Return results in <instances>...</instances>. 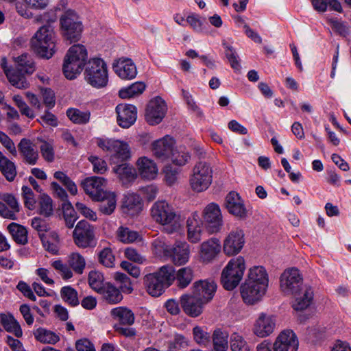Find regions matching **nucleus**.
<instances>
[{
    "label": "nucleus",
    "mask_w": 351,
    "mask_h": 351,
    "mask_svg": "<svg viewBox=\"0 0 351 351\" xmlns=\"http://www.w3.org/2000/svg\"><path fill=\"white\" fill-rule=\"evenodd\" d=\"M152 219L163 227L168 234L178 231L181 227L180 215L174 208L165 200L156 201L150 209Z\"/></svg>",
    "instance_id": "f257e3e1"
},
{
    "label": "nucleus",
    "mask_w": 351,
    "mask_h": 351,
    "mask_svg": "<svg viewBox=\"0 0 351 351\" xmlns=\"http://www.w3.org/2000/svg\"><path fill=\"white\" fill-rule=\"evenodd\" d=\"M174 280L175 269L169 265H164L157 271L148 274L143 277L146 291L153 297L161 295L165 289L172 285Z\"/></svg>",
    "instance_id": "f03ea898"
},
{
    "label": "nucleus",
    "mask_w": 351,
    "mask_h": 351,
    "mask_svg": "<svg viewBox=\"0 0 351 351\" xmlns=\"http://www.w3.org/2000/svg\"><path fill=\"white\" fill-rule=\"evenodd\" d=\"M88 58L85 46L81 44L72 45L66 52L62 71L68 80H74L83 70Z\"/></svg>",
    "instance_id": "7ed1b4c3"
},
{
    "label": "nucleus",
    "mask_w": 351,
    "mask_h": 351,
    "mask_svg": "<svg viewBox=\"0 0 351 351\" xmlns=\"http://www.w3.org/2000/svg\"><path fill=\"white\" fill-rule=\"evenodd\" d=\"M86 65L84 75L87 84L97 89L106 87L109 76L106 62L100 58H92Z\"/></svg>",
    "instance_id": "20e7f679"
},
{
    "label": "nucleus",
    "mask_w": 351,
    "mask_h": 351,
    "mask_svg": "<svg viewBox=\"0 0 351 351\" xmlns=\"http://www.w3.org/2000/svg\"><path fill=\"white\" fill-rule=\"evenodd\" d=\"M83 29L82 22L75 11L69 9L61 15L60 32L62 38L69 44L80 40Z\"/></svg>",
    "instance_id": "39448f33"
},
{
    "label": "nucleus",
    "mask_w": 351,
    "mask_h": 351,
    "mask_svg": "<svg viewBox=\"0 0 351 351\" xmlns=\"http://www.w3.org/2000/svg\"><path fill=\"white\" fill-rule=\"evenodd\" d=\"M32 45L41 57L47 59L51 58L56 51V36L53 27L50 25L40 27L32 38Z\"/></svg>",
    "instance_id": "423d86ee"
},
{
    "label": "nucleus",
    "mask_w": 351,
    "mask_h": 351,
    "mask_svg": "<svg viewBox=\"0 0 351 351\" xmlns=\"http://www.w3.org/2000/svg\"><path fill=\"white\" fill-rule=\"evenodd\" d=\"M213 169L206 161H199L193 166L189 176V186L195 193L206 191L213 182Z\"/></svg>",
    "instance_id": "0eeeda50"
},
{
    "label": "nucleus",
    "mask_w": 351,
    "mask_h": 351,
    "mask_svg": "<svg viewBox=\"0 0 351 351\" xmlns=\"http://www.w3.org/2000/svg\"><path fill=\"white\" fill-rule=\"evenodd\" d=\"M245 270V261L242 256H237L229 261L223 268L221 282L226 290H232L239 285Z\"/></svg>",
    "instance_id": "6e6552de"
},
{
    "label": "nucleus",
    "mask_w": 351,
    "mask_h": 351,
    "mask_svg": "<svg viewBox=\"0 0 351 351\" xmlns=\"http://www.w3.org/2000/svg\"><path fill=\"white\" fill-rule=\"evenodd\" d=\"M96 144L104 151L111 154V160L113 162L124 161L131 156L129 145L122 141L113 138H99L96 140Z\"/></svg>",
    "instance_id": "1a4fd4ad"
},
{
    "label": "nucleus",
    "mask_w": 351,
    "mask_h": 351,
    "mask_svg": "<svg viewBox=\"0 0 351 351\" xmlns=\"http://www.w3.org/2000/svg\"><path fill=\"white\" fill-rule=\"evenodd\" d=\"M302 277L296 268L286 269L280 276V287L285 295H293L302 288Z\"/></svg>",
    "instance_id": "9d476101"
},
{
    "label": "nucleus",
    "mask_w": 351,
    "mask_h": 351,
    "mask_svg": "<svg viewBox=\"0 0 351 351\" xmlns=\"http://www.w3.org/2000/svg\"><path fill=\"white\" fill-rule=\"evenodd\" d=\"M245 243V234L242 229L236 228L232 230L223 241V253L228 256L238 254Z\"/></svg>",
    "instance_id": "9b49d317"
},
{
    "label": "nucleus",
    "mask_w": 351,
    "mask_h": 351,
    "mask_svg": "<svg viewBox=\"0 0 351 351\" xmlns=\"http://www.w3.org/2000/svg\"><path fill=\"white\" fill-rule=\"evenodd\" d=\"M167 110L165 101L160 97L149 101L145 111V119L149 125L160 123L165 117Z\"/></svg>",
    "instance_id": "f8f14e48"
},
{
    "label": "nucleus",
    "mask_w": 351,
    "mask_h": 351,
    "mask_svg": "<svg viewBox=\"0 0 351 351\" xmlns=\"http://www.w3.org/2000/svg\"><path fill=\"white\" fill-rule=\"evenodd\" d=\"M203 217L211 233L220 230L223 225V216L218 204L213 202L208 204L204 209Z\"/></svg>",
    "instance_id": "ddd939ff"
},
{
    "label": "nucleus",
    "mask_w": 351,
    "mask_h": 351,
    "mask_svg": "<svg viewBox=\"0 0 351 351\" xmlns=\"http://www.w3.org/2000/svg\"><path fill=\"white\" fill-rule=\"evenodd\" d=\"M276 327V320L272 315L261 313L254 320L252 332L260 338H265L273 333Z\"/></svg>",
    "instance_id": "4468645a"
},
{
    "label": "nucleus",
    "mask_w": 351,
    "mask_h": 351,
    "mask_svg": "<svg viewBox=\"0 0 351 351\" xmlns=\"http://www.w3.org/2000/svg\"><path fill=\"white\" fill-rule=\"evenodd\" d=\"M225 206L230 214L239 219H245L248 216L244 200L235 191L228 193L225 199Z\"/></svg>",
    "instance_id": "2eb2a0df"
},
{
    "label": "nucleus",
    "mask_w": 351,
    "mask_h": 351,
    "mask_svg": "<svg viewBox=\"0 0 351 351\" xmlns=\"http://www.w3.org/2000/svg\"><path fill=\"white\" fill-rule=\"evenodd\" d=\"M75 244L81 247H87L94 243L93 228L84 220L79 221L73 231Z\"/></svg>",
    "instance_id": "dca6fc26"
},
{
    "label": "nucleus",
    "mask_w": 351,
    "mask_h": 351,
    "mask_svg": "<svg viewBox=\"0 0 351 351\" xmlns=\"http://www.w3.org/2000/svg\"><path fill=\"white\" fill-rule=\"evenodd\" d=\"M299 342L295 332L291 330H282L273 343L274 351H298Z\"/></svg>",
    "instance_id": "f3484780"
},
{
    "label": "nucleus",
    "mask_w": 351,
    "mask_h": 351,
    "mask_svg": "<svg viewBox=\"0 0 351 351\" xmlns=\"http://www.w3.org/2000/svg\"><path fill=\"white\" fill-rule=\"evenodd\" d=\"M187 239L192 243H199L204 232V223L200 215L197 213H193L187 219Z\"/></svg>",
    "instance_id": "a211bd4d"
},
{
    "label": "nucleus",
    "mask_w": 351,
    "mask_h": 351,
    "mask_svg": "<svg viewBox=\"0 0 351 351\" xmlns=\"http://www.w3.org/2000/svg\"><path fill=\"white\" fill-rule=\"evenodd\" d=\"M221 243L217 238H210L199 247V260L203 263H210L221 252Z\"/></svg>",
    "instance_id": "6ab92c4d"
},
{
    "label": "nucleus",
    "mask_w": 351,
    "mask_h": 351,
    "mask_svg": "<svg viewBox=\"0 0 351 351\" xmlns=\"http://www.w3.org/2000/svg\"><path fill=\"white\" fill-rule=\"evenodd\" d=\"M174 140L169 136L154 141L152 144L153 155L160 161H169L171 153L174 147Z\"/></svg>",
    "instance_id": "aec40b11"
},
{
    "label": "nucleus",
    "mask_w": 351,
    "mask_h": 351,
    "mask_svg": "<svg viewBox=\"0 0 351 351\" xmlns=\"http://www.w3.org/2000/svg\"><path fill=\"white\" fill-rule=\"evenodd\" d=\"M266 291L267 289L261 287L259 285L247 280L241 287V297L244 302L247 304H254L260 301L265 295Z\"/></svg>",
    "instance_id": "412c9836"
},
{
    "label": "nucleus",
    "mask_w": 351,
    "mask_h": 351,
    "mask_svg": "<svg viewBox=\"0 0 351 351\" xmlns=\"http://www.w3.org/2000/svg\"><path fill=\"white\" fill-rule=\"evenodd\" d=\"M0 198V215L6 219H16V215L20 211L16 198L10 193H3Z\"/></svg>",
    "instance_id": "4be33fe9"
},
{
    "label": "nucleus",
    "mask_w": 351,
    "mask_h": 351,
    "mask_svg": "<svg viewBox=\"0 0 351 351\" xmlns=\"http://www.w3.org/2000/svg\"><path fill=\"white\" fill-rule=\"evenodd\" d=\"M217 285L213 280H202L193 285V293L205 304L210 302L216 292Z\"/></svg>",
    "instance_id": "5701e85b"
},
{
    "label": "nucleus",
    "mask_w": 351,
    "mask_h": 351,
    "mask_svg": "<svg viewBox=\"0 0 351 351\" xmlns=\"http://www.w3.org/2000/svg\"><path fill=\"white\" fill-rule=\"evenodd\" d=\"M117 123L123 128H128L136 121L137 117L136 108L130 104H119L116 107Z\"/></svg>",
    "instance_id": "b1692460"
},
{
    "label": "nucleus",
    "mask_w": 351,
    "mask_h": 351,
    "mask_svg": "<svg viewBox=\"0 0 351 351\" xmlns=\"http://www.w3.org/2000/svg\"><path fill=\"white\" fill-rule=\"evenodd\" d=\"M106 180L101 177L93 176L84 179L81 184L85 193L93 199H101L106 191L104 190Z\"/></svg>",
    "instance_id": "393cba45"
},
{
    "label": "nucleus",
    "mask_w": 351,
    "mask_h": 351,
    "mask_svg": "<svg viewBox=\"0 0 351 351\" xmlns=\"http://www.w3.org/2000/svg\"><path fill=\"white\" fill-rule=\"evenodd\" d=\"M180 304L183 311L191 317H197L203 311L206 304L193 293L184 294L180 297Z\"/></svg>",
    "instance_id": "a878e982"
},
{
    "label": "nucleus",
    "mask_w": 351,
    "mask_h": 351,
    "mask_svg": "<svg viewBox=\"0 0 351 351\" xmlns=\"http://www.w3.org/2000/svg\"><path fill=\"white\" fill-rule=\"evenodd\" d=\"M190 245L186 241H177L169 248L168 256L172 262L177 265H185L190 258Z\"/></svg>",
    "instance_id": "bb28decb"
},
{
    "label": "nucleus",
    "mask_w": 351,
    "mask_h": 351,
    "mask_svg": "<svg viewBox=\"0 0 351 351\" xmlns=\"http://www.w3.org/2000/svg\"><path fill=\"white\" fill-rule=\"evenodd\" d=\"M137 175L145 180H154L158 173V167L152 159L143 156L140 157L136 162Z\"/></svg>",
    "instance_id": "cd10ccee"
},
{
    "label": "nucleus",
    "mask_w": 351,
    "mask_h": 351,
    "mask_svg": "<svg viewBox=\"0 0 351 351\" xmlns=\"http://www.w3.org/2000/svg\"><path fill=\"white\" fill-rule=\"evenodd\" d=\"M115 73L122 80H130L137 75L136 65L131 59L120 58L113 64Z\"/></svg>",
    "instance_id": "c85d7f7f"
},
{
    "label": "nucleus",
    "mask_w": 351,
    "mask_h": 351,
    "mask_svg": "<svg viewBox=\"0 0 351 351\" xmlns=\"http://www.w3.org/2000/svg\"><path fill=\"white\" fill-rule=\"evenodd\" d=\"M18 149L25 163L29 165H35L37 163L39 158L38 152L30 140L22 138L18 145Z\"/></svg>",
    "instance_id": "c756f323"
},
{
    "label": "nucleus",
    "mask_w": 351,
    "mask_h": 351,
    "mask_svg": "<svg viewBox=\"0 0 351 351\" xmlns=\"http://www.w3.org/2000/svg\"><path fill=\"white\" fill-rule=\"evenodd\" d=\"M295 295L292 306L295 311H303L308 308L313 299V291L311 287L304 286Z\"/></svg>",
    "instance_id": "7c9ffc66"
},
{
    "label": "nucleus",
    "mask_w": 351,
    "mask_h": 351,
    "mask_svg": "<svg viewBox=\"0 0 351 351\" xmlns=\"http://www.w3.org/2000/svg\"><path fill=\"white\" fill-rule=\"evenodd\" d=\"M112 171L117 176L123 185H128L137 178L136 169L129 163H122L113 167Z\"/></svg>",
    "instance_id": "2f4dec72"
},
{
    "label": "nucleus",
    "mask_w": 351,
    "mask_h": 351,
    "mask_svg": "<svg viewBox=\"0 0 351 351\" xmlns=\"http://www.w3.org/2000/svg\"><path fill=\"white\" fill-rule=\"evenodd\" d=\"M110 315L112 318L121 325L132 326L135 321L133 311L126 306H118L111 309Z\"/></svg>",
    "instance_id": "473e14b6"
},
{
    "label": "nucleus",
    "mask_w": 351,
    "mask_h": 351,
    "mask_svg": "<svg viewBox=\"0 0 351 351\" xmlns=\"http://www.w3.org/2000/svg\"><path fill=\"white\" fill-rule=\"evenodd\" d=\"M123 210L130 215L139 213L143 208V202L141 197L134 193H129L124 197L123 202Z\"/></svg>",
    "instance_id": "72a5a7b5"
},
{
    "label": "nucleus",
    "mask_w": 351,
    "mask_h": 351,
    "mask_svg": "<svg viewBox=\"0 0 351 351\" xmlns=\"http://www.w3.org/2000/svg\"><path fill=\"white\" fill-rule=\"evenodd\" d=\"M247 280L258 284L265 289L268 287V274L262 266H254L249 269Z\"/></svg>",
    "instance_id": "f704fd0d"
},
{
    "label": "nucleus",
    "mask_w": 351,
    "mask_h": 351,
    "mask_svg": "<svg viewBox=\"0 0 351 351\" xmlns=\"http://www.w3.org/2000/svg\"><path fill=\"white\" fill-rule=\"evenodd\" d=\"M43 245L49 252L56 254L60 247V238L58 233L51 231L47 233L40 234Z\"/></svg>",
    "instance_id": "c9c22d12"
},
{
    "label": "nucleus",
    "mask_w": 351,
    "mask_h": 351,
    "mask_svg": "<svg viewBox=\"0 0 351 351\" xmlns=\"http://www.w3.org/2000/svg\"><path fill=\"white\" fill-rule=\"evenodd\" d=\"M101 197V199H95L101 202L99 205L100 211L105 215L112 214L117 205L116 194L114 192L106 191Z\"/></svg>",
    "instance_id": "e433bc0d"
},
{
    "label": "nucleus",
    "mask_w": 351,
    "mask_h": 351,
    "mask_svg": "<svg viewBox=\"0 0 351 351\" xmlns=\"http://www.w3.org/2000/svg\"><path fill=\"white\" fill-rule=\"evenodd\" d=\"M0 171L9 182L13 181L16 176V169L14 162L8 159L1 151Z\"/></svg>",
    "instance_id": "4c0bfd02"
},
{
    "label": "nucleus",
    "mask_w": 351,
    "mask_h": 351,
    "mask_svg": "<svg viewBox=\"0 0 351 351\" xmlns=\"http://www.w3.org/2000/svg\"><path fill=\"white\" fill-rule=\"evenodd\" d=\"M104 299L110 304H116L123 300L120 291L110 283H106L105 287L99 292Z\"/></svg>",
    "instance_id": "58836bf2"
},
{
    "label": "nucleus",
    "mask_w": 351,
    "mask_h": 351,
    "mask_svg": "<svg viewBox=\"0 0 351 351\" xmlns=\"http://www.w3.org/2000/svg\"><path fill=\"white\" fill-rule=\"evenodd\" d=\"M25 74L27 73H24V71L12 69L11 71H7L6 77L12 86L19 89H25L29 86L25 76Z\"/></svg>",
    "instance_id": "ea45409f"
},
{
    "label": "nucleus",
    "mask_w": 351,
    "mask_h": 351,
    "mask_svg": "<svg viewBox=\"0 0 351 351\" xmlns=\"http://www.w3.org/2000/svg\"><path fill=\"white\" fill-rule=\"evenodd\" d=\"M228 337L229 335L227 331L219 328L215 330L212 337L214 350L215 351H227Z\"/></svg>",
    "instance_id": "a19ab883"
},
{
    "label": "nucleus",
    "mask_w": 351,
    "mask_h": 351,
    "mask_svg": "<svg viewBox=\"0 0 351 351\" xmlns=\"http://www.w3.org/2000/svg\"><path fill=\"white\" fill-rule=\"evenodd\" d=\"M191 156L184 146L173 147L169 160L178 166L185 165L189 160Z\"/></svg>",
    "instance_id": "79ce46f5"
},
{
    "label": "nucleus",
    "mask_w": 351,
    "mask_h": 351,
    "mask_svg": "<svg viewBox=\"0 0 351 351\" xmlns=\"http://www.w3.org/2000/svg\"><path fill=\"white\" fill-rule=\"evenodd\" d=\"M34 335L35 339L42 343L55 344L60 341V337L56 333L44 328L35 330Z\"/></svg>",
    "instance_id": "37998d69"
},
{
    "label": "nucleus",
    "mask_w": 351,
    "mask_h": 351,
    "mask_svg": "<svg viewBox=\"0 0 351 351\" xmlns=\"http://www.w3.org/2000/svg\"><path fill=\"white\" fill-rule=\"evenodd\" d=\"M1 324L8 332H13L16 337H20L23 335L22 330L11 315L0 314Z\"/></svg>",
    "instance_id": "c03bdc74"
},
{
    "label": "nucleus",
    "mask_w": 351,
    "mask_h": 351,
    "mask_svg": "<svg viewBox=\"0 0 351 351\" xmlns=\"http://www.w3.org/2000/svg\"><path fill=\"white\" fill-rule=\"evenodd\" d=\"M231 351H251L250 347L244 337L238 332H232L230 336Z\"/></svg>",
    "instance_id": "a18cd8bd"
},
{
    "label": "nucleus",
    "mask_w": 351,
    "mask_h": 351,
    "mask_svg": "<svg viewBox=\"0 0 351 351\" xmlns=\"http://www.w3.org/2000/svg\"><path fill=\"white\" fill-rule=\"evenodd\" d=\"M8 230L17 243L24 245L27 242V231L24 226L11 223L8 226Z\"/></svg>",
    "instance_id": "49530a36"
},
{
    "label": "nucleus",
    "mask_w": 351,
    "mask_h": 351,
    "mask_svg": "<svg viewBox=\"0 0 351 351\" xmlns=\"http://www.w3.org/2000/svg\"><path fill=\"white\" fill-rule=\"evenodd\" d=\"M178 286L181 289H184L189 285L193 278V271L189 267H185L180 269L176 274Z\"/></svg>",
    "instance_id": "de8ad7c7"
},
{
    "label": "nucleus",
    "mask_w": 351,
    "mask_h": 351,
    "mask_svg": "<svg viewBox=\"0 0 351 351\" xmlns=\"http://www.w3.org/2000/svg\"><path fill=\"white\" fill-rule=\"evenodd\" d=\"M145 87L146 86L143 82H136L128 87L121 89L119 95L123 99L131 98L142 94Z\"/></svg>",
    "instance_id": "09e8293b"
},
{
    "label": "nucleus",
    "mask_w": 351,
    "mask_h": 351,
    "mask_svg": "<svg viewBox=\"0 0 351 351\" xmlns=\"http://www.w3.org/2000/svg\"><path fill=\"white\" fill-rule=\"evenodd\" d=\"M60 296L71 306L75 307L80 304L77 291L71 286L63 287L60 290Z\"/></svg>",
    "instance_id": "8fccbe9b"
},
{
    "label": "nucleus",
    "mask_w": 351,
    "mask_h": 351,
    "mask_svg": "<svg viewBox=\"0 0 351 351\" xmlns=\"http://www.w3.org/2000/svg\"><path fill=\"white\" fill-rule=\"evenodd\" d=\"M27 74H32L34 71V65L27 54H22L15 58V68Z\"/></svg>",
    "instance_id": "3c124183"
},
{
    "label": "nucleus",
    "mask_w": 351,
    "mask_h": 351,
    "mask_svg": "<svg viewBox=\"0 0 351 351\" xmlns=\"http://www.w3.org/2000/svg\"><path fill=\"white\" fill-rule=\"evenodd\" d=\"M119 239L125 243H130L135 241H141V236L136 231L131 230L128 228L121 227L117 231Z\"/></svg>",
    "instance_id": "603ef678"
},
{
    "label": "nucleus",
    "mask_w": 351,
    "mask_h": 351,
    "mask_svg": "<svg viewBox=\"0 0 351 351\" xmlns=\"http://www.w3.org/2000/svg\"><path fill=\"white\" fill-rule=\"evenodd\" d=\"M68 118L75 124H86L90 120V114L88 112L80 111L75 108H69L66 111Z\"/></svg>",
    "instance_id": "864d4df0"
},
{
    "label": "nucleus",
    "mask_w": 351,
    "mask_h": 351,
    "mask_svg": "<svg viewBox=\"0 0 351 351\" xmlns=\"http://www.w3.org/2000/svg\"><path fill=\"white\" fill-rule=\"evenodd\" d=\"M68 263L69 267L77 274H82L86 266L84 258L77 252L71 253L69 256Z\"/></svg>",
    "instance_id": "5fc2aeb1"
},
{
    "label": "nucleus",
    "mask_w": 351,
    "mask_h": 351,
    "mask_svg": "<svg viewBox=\"0 0 351 351\" xmlns=\"http://www.w3.org/2000/svg\"><path fill=\"white\" fill-rule=\"evenodd\" d=\"M104 276L97 271H91L88 274V284L90 287L99 293L105 287Z\"/></svg>",
    "instance_id": "6e6d98bb"
},
{
    "label": "nucleus",
    "mask_w": 351,
    "mask_h": 351,
    "mask_svg": "<svg viewBox=\"0 0 351 351\" xmlns=\"http://www.w3.org/2000/svg\"><path fill=\"white\" fill-rule=\"evenodd\" d=\"M152 250L156 256H168L169 249L166 243L165 237H160L154 239L152 242Z\"/></svg>",
    "instance_id": "4d7b16f0"
},
{
    "label": "nucleus",
    "mask_w": 351,
    "mask_h": 351,
    "mask_svg": "<svg viewBox=\"0 0 351 351\" xmlns=\"http://www.w3.org/2000/svg\"><path fill=\"white\" fill-rule=\"evenodd\" d=\"M62 209L66 226L69 228H73L75 222L77 219L76 212L69 202L64 203L62 204Z\"/></svg>",
    "instance_id": "13d9d810"
},
{
    "label": "nucleus",
    "mask_w": 351,
    "mask_h": 351,
    "mask_svg": "<svg viewBox=\"0 0 351 351\" xmlns=\"http://www.w3.org/2000/svg\"><path fill=\"white\" fill-rule=\"evenodd\" d=\"M225 48V54L230 62L232 68L235 71H239L241 64L239 62V58L236 50L230 45L223 44Z\"/></svg>",
    "instance_id": "bf43d9fd"
},
{
    "label": "nucleus",
    "mask_w": 351,
    "mask_h": 351,
    "mask_svg": "<svg viewBox=\"0 0 351 351\" xmlns=\"http://www.w3.org/2000/svg\"><path fill=\"white\" fill-rule=\"evenodd\" d=\"M162 172L164 174V180L167 185L172 186L177 182L180 173L178 168L167 165L164 167Z\"/></svg>",
    "instance_id": "052dcab7"
},
{
    "label": "nucleus",
    "mask_w": 351,
    "mask_h": 351,
    "mask_svg": "<svg viewBox=\"0 0 351 351\" xmlns=\"http://www.w3.org/2000/svg\"><path fill=\"white\" fill-rule=\"evenodd\" d=\"M124 256L129 261L137 264L143 265L147 262L146 257L132 247L124 250Z\"/></svg>",
    "instance_id": "680f3d73"
},
{
    "label": "nucleus",
    "mask_w": 351,
    "mask_h": 351,
    "mask_svg": "<svg viewBox=\"0 0 351 351\" xmlns=\"http://www.w3.org/2000/svg\"><path fill=\"white\" fill-rule=\"evenodd\" d=\"M99 261L101 264L106 267H113L115 258L110 249L104 248L99 254Z\"/></svg>",
    "instance_id": "e2e57ef3"
},
{
    "label": "nucleus",
    "mask_w": 351,
    "mask_h": 351,
    "mask_svg": "<svg viewBox=\"0 0 351 351\" xmlns=\"http://www.w3.org/2000/svg\"><path fill=\"white\" fill-rule=\"evenodd\" d=\"M39 205V212L41 215L48 217L52 214V200L49 196L43 195L40 199Z\"/></svg>",
    "instance_id": "0e129e2a"
},
{
    "label": "nucleus",
    "mask_w": 351,
    "mask_h": 351,
    "mask_svg": "<svg viewBox=\"0 0 351 351\" xmlns=\"http://www.w3.org/2000/svg\"><path fill=\"white\" fill-rule=\"evenodd\" d=\"M193 338L195 342L199 345H206L209 341L208 333L202 327L195 326L193 329Z\"/></svg>",
    "instance_id": "69168bd1"
},
{
    "label": "nucleus",
    "mask_w": 351,
    "mask_h": 351,
    "mask_svg": "<svg viewBox=\"0 0 351 351\" xmlns=\"http://www.w3.org/2000/svg\"><path fill=\"white\" fill-rule=\"evenodd\" d=\"M88 160L93 165V169L95 173L102 174L107 171V163L102 158L95 156H90L88 157Z\"/></svg>",
    "instance_id": "338daca9"
},
{
    "label": "nucleus",
    "mask_w": 351,
    "mask_h": 351,
    "mask_svg": "<svg viewBox=\"0 0 351 351\" xmlns=\"http://www.w3.org/2000/svg\"><path fill=\"white\" fill-rule=\"evenodd\" d=\"M51 265L59 272L63 279L68 280L73 277V272L69 267L64 264L61 261H55L52 263Z\"/></svg>",
    "instance_id": "774afa93"
}]
</instances>
